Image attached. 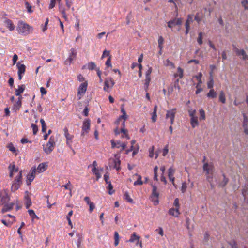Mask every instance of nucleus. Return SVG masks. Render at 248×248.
I'll return each mask as SVG.
<instances>
[{"mask_svg":"<svg viewBox=\"0 0 248 248\" xmlns=\"http://www.w3.org/2000/svg\"><path fill=\"white\" fill-rule=\"evenodd\" d=\"M16 30L19 34L23 35H27L32 31V28L28 24L22 21H19L18 23Z\"/></svg>","mask_w":248,"mask_h":248,"instance_id":"f257e3e1","label":"nucleus"},{"mask_svg":"<svg viewBox=\"0 0 248 248\" xmlns=\"http://www.w3.org/2000/svg\"><path fill=\"white\" fill-rule=\"evenodd\" d=\"M203 170L206 172V174L208 175L206 177L207 180L211 182V180L213 177L210 176V174H213L214 170V166L212 162L207 163L205 162L203 166Z\"/></svg>","mask_w":248,"mask_h":248,"instance_id":"f03ea898","label":"nucleus"},{"mask_svg":"<svg viewBox=\"0 0 248 248\" xmlns=\"http://www.w3.org/2000/svg\"><path fill=\"white\" fill-rule=\"evenodd\" d=\"M55 146V138L54 136H52L50 137L48 142L47 143L46 147H44L43 150L47 155H48L54 150Z\"/></svg>","mask_w":248,"mask_h":248,"instance_id":"7ed1b4c3","label":"nucleus"},{"mask_svg":"<svg viewBox=\"0 0 248 248\" xmlns=\"http://www.w3.org/2000/svg\"><path fill=\"white\" fill-rule=\"evenodd\" d=\"M22 170H20L18 175L15 178L12 186H11V191H15L17 190L20 187L22 184Z\"/></svg>","mask_w":248,"mask_h":248,"instance_id":"20e7f679","label":"nucleus"},{"mask_svg":"<svg viewBox=\"0 0 248 248\" xmlns=\"http://www.w3.org/2000/svg\"><path fill=\"white\" fill-rule=\"evenodd\" d=\"M152 186L153 188L152 194L150 196L151 201L153 202L154 204L155 205H156L159 203L158 201V197H159V192L157 191V187L153 185H152Z\"/></svg>","mask_w":248,"mask_h":248,"instance_id":"39448f33","label":"nucleus"},{"mask_svg":"<svg viewBox=\"0 0 248 248\" xmlns=\"http://www.w3.org/2000/svg\"><path fill=\"white\" fill-rule=\"evenodd\" d=\"M88 82L87 81L81 83L78 88L77 97L78 100H80L81 97L83 96L87 89Z\"/></svg>","mask_w":248,"mask_h":248,"instance_id":"423d86ee","label":"nucleus"},{"mask_svg":"<svg viewBox=\"0 0 248 248\" xmlns=\"http://www.w3.org/2000/svg\"><path fill=\"white\" fill-rule=\"evenodd\" d=\"M10 200L8 194V191L6 189L0 190V205H3L7 203Z\"/></svg>","mask_w":248,"mask_h":248,"instance_id":"0eeeda50","label":"nucleus"},{"mask_svg":"<svg viewBox=\"0 0 248 248\" xmlns=\"http://www.w3.org/2000/svg\"><path fill=\"white\" fill-rule=\"evenodd\" d=\"M233 47L234 51L238 56L240 57L243 61H248V55L244 49H238L234 45H233Z\"/></svg>","mask_w":248,"mask_h":248,"instance_id":"6e6552de","label":"nucleus"},{"mask_svg":"<svg viewBox=\"0 0 248 248\" xmlns=\"http://www.w3.org/2000/svg\"><path fill=\"white\" fill-rule=\"evenodd\" d=\"M91 121L89 119H85L83 123L82 126V132L81 133V136H84L86 134H88L90 129Z\"/></svg>","mask_w":248,"mask_h":248,"instance_id":"1a4fd4ad","label":"nucleus"},{"mask_svg":"<svg viewBox=\"0 0 248 248\" xmlns=\"http://www.w3.org/2000/svg\"><path fill=\"white\" fill-rule=\"evenodd\" d=\"M109 167L116 169L117 170H119L121 169V161L118 158L110 159L109 160Z\"/></svg>","mask_w":248,"mask_h":248,"instance_id":"9d476101","label":"nucleus"},{"mask_svg":"<svg viewBox=\"0 0 248 248\" xmlns=\"http://www.w3.org/2000/svg\"><path fill=\"white\" fill-rule=\"evenodd\" d=\"M176 113V108H174L167 111L166 119H170L171 124H173Z\"/></svg>","mask_w":248,"mask_h":248,"instance_id":"9b49d317","label":"nucleus"},{"mask_svg":"<svg viewBox=\"0 0 248 248\" xmlns=\"http://www.w3.org/2000/svg\"><path fill=\"white\" fill-rule=\"evenodd\" d=\"M77 56V51L75 49L72 48L70 49V53L68 58L64 62L65 65L70 64L73 61L76 59Z\"/></svg>","mask_w":248,"mask_h":248,"instance_id":"f8f14e48","label":"nucleus"},{"mask_svg":"<svg viewBox=\"0 0 248 248\" xmlns=\"http://www.w3.org/2000/svg\"><path fill=\"white\" fill-rule=\"evenodd\" d=\"M64 136L66 139V145L70 148L72 149V139L74 138V136L72 135H70L69 134L68 129L67 128H65L64 129Z\"/></svg>","mask_w":248,"mask_h":248,"instance_id":"ddd939ff","label":"nucleus"},{"mask_svg":"<svg viewBox=\"0 0 248 248\" xmlns=\"http://www.w3.org/2000/svg\"><path fill=\"white\" fill-rule=\"evenodd\" d=\"M115 84L114 81L111 78H106L104 82V91H108L109 88H112Z\"/></svg>","mask_w":248,"mask_h":248,"instance_id":"4468645a","label":"nucleus"},{"mask_svg":"<svg viewBox=\"0 0 248 248\" xmlns=\"http://www.w3.org/2000/svg\"><path fill=\"white\" fill-rule=\"evenodd\" d=\"M36 171L35 168H32L30 171L27 177V184L30 185L35 177V173Z\"/></svg>","mask_w":248,"mask_h":248,"instance_id":"2eb2a0df","label":"nucleus"},{"mask_svg":"<svg viewBox=\"0 0 248 248\" xmlns=\"http://www.w3.org/2000/svg\"><path fill=\"white\" fill-rule=\"evenodd\" d=\"M182 23V20L181 18H175L173 20L169 21L168 24V27L170 28H172L176 25H180Z\"/></svg>","mask_w":248,"mask_h":248,"instance_id":"dca6fc26","label":"nucleus"},{"mask_svg":"<svg viewBox=\"0 0 248 248\" xmlns=\"http://www.w3.org/2000/svg\"><path fill=\"white\" fill-rule=\"evenodd\" d=\"M193 15H188L185 23L186 34L188 33L190 30V25L193 22Z\"/></svg>","mask_w":248,"mask_h":248,"instance_id":"f3484780","label":"nucleus"},{"mask_svg":"<svg viewBox=\"0 0 248 248\" xmlns=\"http://www.w3.org/2000/svg\"><path fill=\"white\" fill-rule=\"evenodd\" d=\"M140 236L136 235L135 232H134L130 236V238L127 242L131 243H136V245H139L140 240Z\"/></svg>","mask_w":248,"mask_h":248,"instance_id":"a211bd4d","label":"nucleus"},{"mask_svg":"<svg viewBox=\"0 0 248 248\" xmlns=\"http://www.w3.org/2000/svg\"><path fill=\"white\" fill-rule=\"evenodd\" d=\"M175 173V170L170 167L168 170V177L170 181H171L173 185L175 186L174 180L175 178L173 177L174 174Z\"/></svg>","mask_w":248,"mask_h":248,"instance_id":"6ab92c4d","label":"nucleus"},{"mask_svg":"<svg viewBox=\"0 0 248 248\" xmlns=\"http://www.w3.org/2000/svg\"><path fill=\"white\" fill-rule=\"evenodd\" d=\"M4 206L2 208V209H1V212L2 213H4L6 212H7V211H10L11 210H12L13 208V206L14 205V203H5V204H4Z\"/></svg>","mask_w":248,"mask_h":248,"instance_id":"aec40b11","label":"nucleus"},{"mask_svg":"<svg viewBox=\"0 0 248 248\" xmlns=\"http://www.w3.org/2000/svg\"><path fill=\"white\" fill-rule=\"evenodd\" d=\"M47 166L46 163H41L38 165L36 170L39 173L42 172L46 170Z\"/></svg>","mask_w":248,"mask_h":248,"instance_id":"412c9836","label":"nucleus"},{"mask_svg":"<svg viewBox=\"0 0 248 248\" xmlns=\"http://www.w3.org/2000/svg\"><path fill=\"white\" fill-rule=\"evenodd\" d=\"M169 214L175 217H178L180 214L179 212V209H178V208H176V209H170L169 211Z\"/></svg>","mask_w":248,"mask_h":248,"instance_id":"4be33fe9","label":"nucleus"},{"mask_svg":"<svg viewBox=\"0 0 248 248\" xmlns=\"http://www.w3.org/2000/svg\"><path fill=\"white\" fill-rule=\"evenodd\" d=\"M190 122L192 128H195L199 125L198 117L196 116L190 118Z\"/></svg>","mask_w":248,"mask_h":248,"instance_id":"5701e85b","label":"nucleus"},{"mask_svg":"<svg viewBox=\"0 0 248 248\" xmlns=\"http://www.w3.org/2000/svg\"><path fill=\"white\" fill-rule=\"evenodd\" d=\"M4 23L6 25V27L11 31H13L15 28V26L13 24L12 21L9 19H6Z\"/></svg>","mask_w":248,"mask_h":248,"instance_id":"b1692460","label":"nucleus"},{"mask_svg":"<svg viewBox=\"0 0 248 248\" xmlns=\"http://www.w3.org/2000/svg\"><path fill=\"white\" fill-rule=\"evenodd\" d=\"M86 67L90 70H95V69L97 68L95 63L93 62H89L86 65H84L83 69H85Z\"/></svg>","mask_w":248,"mask_h":248,"instance_id":"393cba45","label":"nucleus"},{"mask_svg":"<svg viewBox=\"0 0 248 248\" xmlns=\"http://www.w3.org/2000/svg\"><path fill=\"white\" fill-rule=\"evenodd\" d=\"M18 68V74H24L25 72L26 66L24 64H17Z\"/></svg>","mask_w":248,"mask_h":248,"instance_id":"a878e982","label":"nucleus"},{"mask_svg":"<svg viewBox=\"0 0 248 248\" xmlns=\"http://www.w3.org/2000/svg\"><path fill=\"white\" fill-rule=\"evenodd\" d=\"M207 96L209 98H215L217 96V93L214 89H211L209 92L207 94Z\"/></svg>","mask_w":248,"mask_h":248,"instance_id":"bb28decb","label":"nucleus"},{"mask_svg":"<svg viewBox=\"0 0 248 248\" xmlns=\"http://www.w3.org/2000/svg\"><path fill=\"white\" fill-rule=\"evenodd\" d=\"M184 70L182 68L179 67L177 69V73L174 74V77H179L180 78H182L183 77Z\"/></svg>","mask_w":248,"mask_h":248,"instance_id":"cd10ccee","label":"nucleus"},{"mask_svg":"<svg viewBox=\"0 0 248 248\" xmlns=\"http://www.w3.org/2000/svg\"><path fill=\"white\" fill-rule=\"evenodd\" d=\"M21 97H19L18 100L16 102V104L14 105V109L15 111L18 110L21 106Z\"/></svg>","mask_w":248,"mask_h":248,"instance_id":"c85d7f7f","label":"nucleus"},{"mask_svg":"<svg viewBox=\"0 0 248 248\" xmlns=\"http://www.w3.org/2000/svg\"><path fill=\"white\" fill-rule=\"evenodd\" d=\"M24 90L25 86L24 85L19 86L18 89L16 91V96H20V94L24 92Z\"/></svg>","mask_w":248,"mask_h":248,"instance_id":"c756f323","label":"nucleus"},{"mask_svg":"<svg viewBox=\"0 0 248 248\" xmlns=\"http://www.w3.org/2000/svg\"><path fill=\"white\" fill-rule=\"evenodd\" d=\"M135 175L138 176V179L136 181H135L134 183V186L142 185L143 183V182L141 180V179H142L141 176L140 175H138L137 174H136Z\"/></svg>","mask_w":248,"mask_h":248,"instance_id":"7c9ffc66","label":"nucleus"},{"mask_svg":"<svg viewBox=\"0 0 248 248\" xmlns=\"http://www.w3.org/2000/svg\"><path fill=\"white\" fill-rule=\"evenodd\" d=\"M219 100L221 102H222L223 104L225 103L226 102L225 94L223 91H221L219 93Z\"/></svg>","mask_w":248,"mask_h":248,"instance_id":"2f4dec72","label":"nucleus"},{"mask_svg":"<svg viewBox=\"0 0 248 248\" xmlns=\"http://www.w3.org/2000/svg\"><path fill=\"white\" fill-rule=\"evenodd\" d=\"M28 213H29L30 216L31 217L32 220L35 218H36L37 219H39V217L36 215L34 211L33 210H32V209L29 210Z\"/></svg>","mask_w":248,"mask_h":248,"instance_id":"473e14b6","label":"nucleus"},{"mask_svg":"<svg viewBox=\"0 0 248 248\" xmlns=\"http://www.w3.org/2000/svg\"><path fill=\"white\" fill-rule=\"evenodd\" d=\"M202 73H199L198 76H196L195 78L197 79L198 82L197 84V86H201V84H202Z\"/></svg>","mask_w":248,"mask_h":248,"instance_id":"72a5a7b5","label":"nucleus"},{"mask_svg":"<svg viewBox=\"0 0 248 248\" xmlns=\"http://www.w3.org/2000/svg\"><path fill=\"white\" fill-rule=\"evenodd\" d=\"M7 148L9 149L10 151H11L12 153L15 154L16 155H17L16 150V148L14 146L13 144L12 143H10L7 145Z\"/></svg>","mask_w":248,"mask_h":248,"instance_id":"f704fd0d","label":"nucleus"},{"mask_svg":"<svg viewBox=\"0 0 248 248\" xmlns=\"http://www.w3.org/2000/svg\"><path fill=\"white\" fill-rule=\"evenodd\" d=\"M200 113V120H204L206 118L205 113L204 110L201 108L199 110Z\"/></svg>","mask_w":248,"mask_h":248,"instance_id":"c9c22d12","label":"nucleus"},{"mask_svg":"<svg viewBox=\"0 0 248 248\" xmlns=\"http://www.w3.org/2000/svg\"><path fill=\"white\" fill-rule=\"evenodd\" d=\"M223 178L222 181L219 184V186L221 187L225 186L228 182V179L225 177L224 174H223Z\"/></svg>","mask_w":248,"mask_h":248,"instance_id":"e433bc0d","label":"nucleus"},{"mask_svg":"<svg viewBox=\"0 0 248 248\" xmlns=\"http://www.w3.org/2000/svg\"><path fill=\"white\" fill-rule=\"evenodd\" d=\"M8 169L10 171L9 176L10 177H13L14 173V171L15 170V165L12 164H10V165L8 167Z\"/></svg>","mask_w":248,"mask_h":248,"instance_id":"4c0bfd02","label":"nucleus"},{"mask_svg":"<svg viewBox=\"0 0 248 248\" xmlns=\"http://www.w3.org/2000/svg\"><path fill=\"white\" fill-rule=\"evenodd\" d=\"M203 33L202 32H200L198 33V37L197 38V42L199 45H202L203 43L202 39H203Z\"/></svg>","mask_w":248,"mask_h":248,"instance_id":"58836bf2","label":"nucleus"},{"mask_svg":"<svg viewBox=\"0 0 248 248\" xmlns=\"http://www.w3.org/2000/svg\"><path fill=\"white\" fill-rule=\"evenodd\" d=\"M40 123H41L42 131L43 133H45L46 130V125L44 119H41Z\"/></svg>","mask_w":248,"mask_h":248,"instance_id":"ea45409f","label":"nucleus"},{"mask_svg":"<svg viewBox=\"0 0 248 248\" xmlns=\"http://www.w3.org/2000/svg\"><path fill=\"white\" fill-rule=\"evenodd\" d=\"M114 245L115 246H117L119 243V235L117 232H114Z\"/></svg>","mask_w":248,"mask_h":248,"instance_id":"a19ab883","label":"nucleus"},{"mask_svg":"<svg viewBox=\"0 0 248 248\" xmlns=\"http://www.w3.org/2000/svg\"><path fill=\"white\" fill-rule=\"evenodd\" d=\"M151 81V78L150 77H146L145 80V90L146 91H147L148 89V87L149 86L150 82Z\"/></svg>","mask_w":248,"mask_h":248,"instance_id":"79ce46f5","label":"nucleus"},{"mask_svg":"<svg viewBox=\"0 0 248 248\" xmlns=\"http://www.w3.org/2000/svg\"><path fill=\"white\" fill-rule=\"evenodd\" d=\"M213 86H214V80H213V78L212 77V75L211 74L210 79L207 82V87L209 89H213L212 88L213 87Z\"/></svg>","mask_w":248,"mask_h":248,"instance_id":"37998d69","label":"nucleus"},{"mask_svg":"<svg viewBox=\"0 0 248 248\" xmlns=\"http://www.w3.org/2000/svg\"><path fill=\"white\" fill-rule=\"evenodd\" d=\"M164 64L166 66H170L172 68H175V65H174V64L170 62L169 59H167L164 63Z\"/></svg>","mask_w":248,"mask_h":248,"instance_id":"c03bdc74","label":"nucleus"},{"mask_svg":"<svg viewBox=\"0 0 248 248\" xmlns=\"http://www.w3.org/2000/svg\"><path fill=\"white\" fill-rule=\"evenodd\" d=\"M117 148L123 147V149H124L126 144L124 142H122L120 141H117L116 142Z\"/></svg>","mask_w":248,"mask_h":248,"instance_id":"a18cd8bd","label":"nucleus"},{"mask_svg":"<svg viewBox=\"0 0 248 248\" xmlns=\"http://www.w3.org/2000/svg\"><path fill=\"white\" fill-rule=\"evenodd\" d=\"M124 199L127 200V201L130 203L133 202V200L132 198H131L128 193V192H125L124 194Z\"/></svg>","mask_w":248,"mask_h":248,"instance_id":"49530a36","label":"nucleus"},{"mask_svg":"<svg viewBox=\"0 0 248 248\" xmlns=\"http://www.w3.org/2000/svg\"><path fill=\"white\" fill-rule=\"evenodd\" d=\"M77 236L78 238V241H77V247H78V248H79L81 246V242H82V236L80 234H78L77 235Z\"/></svg>","mask_w":248,"mask_h":248,"instance_id":"de8ad7c7","label":"nucleus"},{"mask_svg":"<svg viewBox=\"0 0 248 248\" xmlns=\"http://www.w3.org/2000/svg\"><path fill=\"white\" fill-rule=\"evenodd\" d=\"M31 126L32 128L33 135L36 134V133L38 130V126L34 124H31Z\"/></svg>","mask_w":248,"mask_h":248,"instance_id":"09e8293b","label":"nucleus"},{"mask_svg":"<svg viewBox=\"0 0 248 248\" xmlns=\"http://www.w3.org/2000/svg\"><path fill=\"white\" fill-rule=\"evenodd\" d=\"M202 17L200 15L199 13H197L195 16L194 19L196 20L198 23H199L202 20Z\"/></svg>","mask_w":248,"mask_h":248,"instance_id":"8fccbe9b","label":"nucleus"},{"mask_svg":"<svg viewBox=\"0 0 248 248\" xmlns=\"http://www.w3.org/2000/svg\"><path fill=\"white\" fill-rule=\"evenodd\" d=\"M242 6L244 7L245 10H248V0H242L241 2Z\"/></svg>","mask_w":248,"mask_h":248,"instance_id":"3c124183","label":"nucleus"},{"mask_svg":"<svg viewBox=\"0 0 248 248\" xmlns=\"http://www.w3.org/2000/svg\"><path fill=\"white\" fill-rule=\"evenodd\" d=\"M108 188L109 189V194L111 195L114 192V191L113 190V186L112 185V184H111V182H109V183H108Z\"/></svg>","mask_w":248,"mask_h":248,"instance_id":"603ef678","label":"nucleus"},{"mask_svg":"<svg viewBox=\"0 0 248 248\" xmlns=\"http://www.w3.org/2000/svg\"><path fill=\"white\" fill-rule=\"evenodd\" d=\"M229 244L232 247V248H237V244L234 240H232L229 243Z\"/></svg>","mask_w":248,"mask_h":248,"instance_id":"864d4df0","label":"nucleus"},{"mask_svg":"<svg viewBox=\"0 0 248 248\" xmlns=\"http://www.w3.org/2000/svg\"><path fill=\"white\" fill-rule=\"evenodd\" d=\"M244 117V121H243V126H248V118L245 114H243Z\"/></svg>","mask_w":248,"mask_h":248,"instance_id":"5fc2aeb1","label":"nucleus"},{"mask_svg":"<svg viewBox=\"0 0 248 248\" xmlns=\"http://www.w3.org/2000/svg\"><path fill=\"white\" fill-rule=\"evenodd\" d=\"M127 118V116L126 115V113H125L124 114H123V115L122 116H121L118 120L116 121V123L117 124H118L120 122V121L122 119H124V121H125L126 119Z\"/></svg>","mask_w":248,"mask_h":248,"instance_id":"6e6d98bb","label":"nucleus"},{"mask_svg":"<svg viewBox=\"0 0 248 248\" xmlns=\"http://www.w3.org/2000/svg\"><path fill=\"white\" fill-rule=\"evenodd\" d=\"M59 10L61 13H63L65 12V9L62 4V3H59Z\"/></svg>","mask_w":248,"mask_h":248,"instance_id":"4d7b16f0","label":"nucleus"},{"mask_svg":"<svg viewBox=\"0 0 248 248\" xmlns=\"http://www.w3.org/2000/svg\"><path fill=\"white\" fill-rule=\"evenodd\" d=\"M187 186L186 182H183L181 186V191L182 193H185L186 190Z\"/></svg>","mask_w":248,"mask_h":248,"instance_id":"13d9d810","label":"nucleus"},{"mask_svg":"<svg viewBox=\"0 0 248 248\" xmlns=\"http://www.w3.org/2000/svg\"><path fill=\"white\" fill-rule=\"evenodd\" d=\"M25 5H26V8L27 9L28 12H29V13L32 12V11L31 9V6L30 4V3L28 2H25Z\"/></svg>","mask_w":248,"mask_h":248,"instance_id":"bf43d9fd","label":"nucleus"},{"mask_svg":"<svg viewBox=\"0 0 248 248\" xmlns=\"http://www.w3.org/2000/svg\"><path fill=\"white\" fill-rule=\"evenodd\" d=\"M111 56H109V58L108 59V60H107V61L106 62L105 64L108 67H112V65H111Z\"/></svg>","mask_w":248,"mask_h":248,"instance_id":"052dcab7","label":"nucleus"},{"mask_svg":"<svg viewBox=\"0 0 248 248\" xmlns=\"http://www.w3.org/2000/svg\"><path fill=\"white\" fill-rule=\"evenodd\" d=\"M189 115L190 118L195 116L196 110H188Z\"/></svg>","mask_w":248,"mask_h":248,"instance_id":"680f3d73","label":"nucleus"},{"mask_svg":"<svg viewBox=\"0 0 248 248\" xmlns=\"http://www.w3.org/2000/svg\"><path fill=\"white\" fill-rule=\"evenodd\" d=\"M56 0H50V3L49 5V8L50 9H52L54 8L56 4Z\"/></svg>","mask_w":248,"mask_h":248,"instance_id":"e2e57ef3","label":"nucleus"},{"mask_svg":"<svg viewBox=\"0 0 248 248\" xmlns=\"http://www.w3.org/2000/svg\"><path fill=\"white\" fill-rule=\"evenodd\" d=\"M109 56H110V51L105 50L103 52L102 58H103L105 56H109Z\"/></svg>","mask_w":248,"mask_h":248,"instance_id":"0e129e2a","label":"nucleus"},{"mask_svg":"<svg viewBox=\"0 0 248 248\" xmlns=\"http://www.w3.org/2000/svg\"><path fill=\"white\" fill-rule=\"evenodd\" d=\"M17 60H18V56L16 54H15L13 56V59H12L13 65H15L16 63Z\"/></svg>","mask_w":248,"mask_h":248,"instance_id":"69168bd1","label":"nucleus"},{"mask_svg":"<svg viewBox=\"0 0 248 248\" xmlns=\"http://www.w3.org/2000/svg\"><path fill=\"white\" fill-rule=\"evenodd\" d=\"M157 114L155 112H153L152 113V120L153 122H155L156 121Z\"/></svg>","mask_w":248,"mask_h":248,"instance_id":"338daca9","label":"nucleus"},{"mask_svg":"<svg viewBox=\"0 0 248 248\" xmlns=\"http://www.w3.org/2000/svg\"><path fill=\"white\" fill-rule=\"evenodd\" d=\"M168 146L166 145L163 150V156H165L168 153Z\"/></svg>","mask_w":248,"mask_h":248,"instance_id":"774afa93","label":"nucleus"}]
</instances>
